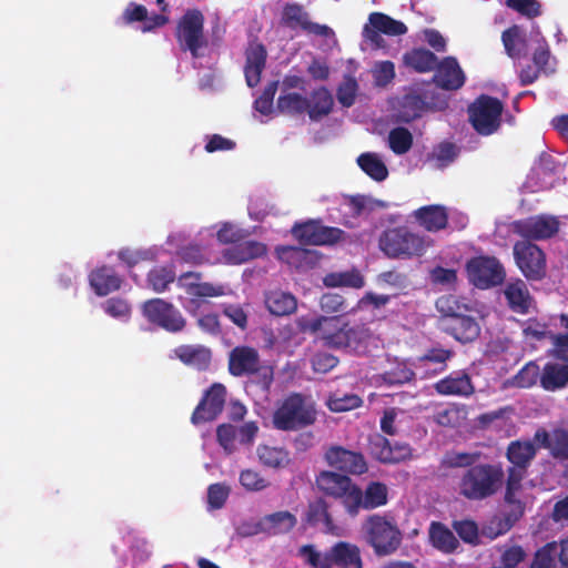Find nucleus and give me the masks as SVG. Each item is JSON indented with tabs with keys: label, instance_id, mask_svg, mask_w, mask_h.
<instances>
[{
	"label": "nucleus",
	"instance_id": "obj_1",
	"mask_svg": "<svg viewBox=\"0 0 568 568\" xmlns=\"http://www.w3.org/2000/svg\"><path fill=\"white\" fill-rule=\"evenodd\" d=\"M297 327L315 335L325 346L363 355L377 346V338L365 325H349L343 316H300Z\"/></svg>",
	"mask_w": 568,
	"mask_h": 568
},
{
	"label": "nucleus",
	"instance_id": "obj_2",
	"mask_svg": "<svg viewBox=\"0 0 568 568\" xmlns=\"http://www.w3.org/2000/svg\"><path fill=\"white\" fill-rule=\"evenodd\" d=\"M504 479L501 467L496 465H476L467 469L460 478L459 494L470 500H481L493 496Z\"/></svg>",
	"mask_w": 568,
	"mask_h": 568
},
{
	"label": "nucleus",
	"instance_id": "obj_3",
	"mask_svg": "<svg viewBox=\"0 0 568 568\" xmlns=\"http://www.w3.org/2000/svg\"><path fill=\"white\" fill-rule=\"evenodd\" d=\"M432 245V240L406 227L386 230L379 237V248L393 258L422 256Z\"/></svg>",
	"mask_w": 568,
	"mask_h": 568
},
{
	"label": "nucleus",
	"instance_id": "obj_4",
	"mask_svg": "<svg viewBox=\"0 0 568 568\" xmlns=\"http://www.w3.org/2000/svg\"><path fill=\"white\" fill-rule=\"evenodd\" d=\"M300 554L313 568H362L358 547L345 541L335 544L325 552L313 546H303Z\"/></svg>",
	"mask_w": 568,
	"mask_h": 568
},
{
	"label": "nucleus",
	"instance_id": "obj_5",
	"mask_svg": "<svg viewBox=\"0 0 568 568\" xmlns=\"http://www.w3.org/2000/svg\"><path fill=\"white\" fill-rule=\"evenodd\" d=\"M315 420V409L311 399L298 394L288 396L274 412L273 425L280 430H295Z\"/></svg>",
	"mask_w": 568,
	"mask_h": 568
},
{
	"label": "nucleus",
	"instance_id": "obj_6",
	"mask_svg": "<svg viewBox=\"0 0 568 568\" xmlns=\"http://www.w3.org/2000/svg\"><path fill=\"white\" fill-rule=\"evenodd\" d=\"M178 286L187 295L180 296V301L189 312H195L199 308V298L220 297L232 292L227 284L202 282L200 273L194 272L182 274L178 278Z\"/></svg>",
	"mask_w": 568,
	"mask_h": 568
},
{
	"label": "nucleus",
	"instance_id": "obj_7",
	"mask_svg": "<svg viewBox=\"0 0 568 568\" xmlns=\"http://www.w3.org/2000/svg\"><path fill=\"white\" fill-rule=\"evenodd\" d=\"M521 474L520 471H511L507 479V488L505 495V501L511 509L505 515V517H494L487 526L484 528V534L489 538H496L499 535L505 534L510 529L516 520L524 514V505L518 496L520 490Z\"/></svg>",
	"mask_w": 568,
	"mask_h": 568
},
{
	"label": "nucleus",
	"instance_id": "obj_8",
	"mask_svg": "<svg viewBox=\"0 0 568 568\" xmlns=\"http://www.w3.org/2000/svg\"><path fill=\"white\" fill-rule=\"evenodd\" d=\"M211 242L209 237L202 240L200 232L195 240L187 244L183 232L172 233L166 240V244L174 248L178 258L192 265L215 264V252L211 247Z\"/></svg>",
	"mask_w": 568,
	"mask_h": 568
},
{
	"label": "nucleus",
	"instance_id": "obj_9",
	"mask_svg": "<svg viewBox=\"0 0 568 568\" xmlns=\"http://www.w3.org/2000/svg\"><path fill=\"white\" fill-rule=\"evenodd\" d=\"M316 485L324 494L342 499L349 514H357L361 489L347 476L333 471H322L316 478Z\"/></svg>",
	"mask_w": 568,
	"mask_h": 568
},
{
	"label": "nucleus",
	"instance_id": "obj_10",
	"mask_svg": "<svg viewBox=\"0 0 568 568\" xmlns=\"http://www.w3.org/2000/svg\"><path fill=\"white\" fill-rule=\"evenodd\" d=\"M368 542L378 555H388L400 544V532L396 525L378 515L371 516L364 524Z\"/></svg>",
	"mask_w": 568,
	"mask_h": 568
},
{
	"label": "nucleus",
	"instance_id": "obj_11",
	"mask_svg": "<svg viewBox=\"0 0 568 568\" xmlns=\"http://www.w3.org/2000/svg\"><path fill=\"white\" fill-rule=\"evenodd\" d=\"M503 104L499 100L481 95L469 106V120L481 135H490L500 125Z\"/></svg>",
	"mask_w": 568,
	"mask_h": 568
},
{
	"label": "nucleus",
	"instance_id": "obj_12",
	"mask_svg": "<svg viewBox=\"0 0 568 568\" xmlns=\"http://www.w3.org/2000/svg\"><path fill=\"white\" fill-rule=\"evenodd\" d=\"M178 40L184 50H189L193 58L203 55L206 41L203 36V16L200 11H187L178 27Z\"/></svg>",
	"mask_w": 568,
	"mask_h": 568
},
{
	"label": "nucleus",
	"instance_id": "obj_13",
	"mask_svg": "<svg viewBox=\"0 0 568 568\" xmlns=\"http://www.w3.org/2000/svg\"><path fill=\"white\" fill-rule=\"evenodd\" d=\"M469 282L480 290H487L500 284L505 278V271L495 257L477 256L466 265Z\"/></svg>",
	"mask_w": 568,
	"mask_h": 568
},
{
	"label": "nucleus",
	"instance_id": "obj_14",
	"mask_svg": "<svg viewBox=\"0 0 568 568\" xmlns=\"http://www.w3.org/2000/svg\"><path fill=\"white\" fill-rule=\"evenodd\" d=\"M142 313L149 322L169 332H180L185 326V320L181 313L172 304L161 298L146 301L142 305Z\"/></svg>",
	"mask_w": 568,
	"mask_h": 568
},
{
	"label": "nucleus",
	"instance_id": "obj_15",
	"mask_svg": "<svg viewBox=\"0 0 568 568\" xmlns=\"http://www.w3.org/2000/svg\"><path fill=\"white\" fill-rule=\"evenodd\" d=\"M516 263L528 280H540L546 274V258L542 251L528 241L517 242L514 246Z\"/></svg>",
	"mask_w": 568,
	"mask_h": 568
},
{
	"label": "nucleus",
	"instance_id": "obj_16",
	"mask_svg": "<svg viewBox=\"0 0 568 568\" xmlns=\"http://www.w3.org/2000/svg\"><path fill=\"white\" fill-rule=\"evenodd\" d=\"M292 233L300 242L312 245L333 244L339 241L344 234L337 227H326L313 220L295 224Z\"/></svg>",
	"mask_w": 568,
	"mask_h": 568
},
{
	"label": "nucleus",
	"instance_id": "obj_17",
	"mask_svg": "<svg viewBox=\"0 0 568 568\" xmlns=\"http://www.w3.org/2000/svg\"><path fill=\"white\" fill-rule=\"evenodd\" d=\"M297 523L295 515L290 511H276L260 518L252 525L243 527L244 535L268 534L278 535L288 532Z\"/></svg>",
	"mask_w": 568,
	"mask_h": 568
},
{
	"label": "nucleus",
	"instance_id": "obj_18",
	"mask_svg": "<svg viewBox=\"0 0 568 568\" xmlns=\"http://www.w3.org/2000/svg\"><path fill=\"white\" fill-rule=\"evenodd\" d=\"M556 165L551 155H542L534 165L524 189L527 192H539L555 186L557 181Z\"/></svg>",
	"mask_w": 568,
	"mask_h": 568
},
{
	"label": "nucleus",
	"instance_id": "obj_19",
	"mask_svg": "<svg viewBox=\"0 0 568 568\" xmlns=\"http://www.w3.org/2000/svg\"><path fill=\"white\" fill-rule=\"evenodd\" d=\"M266 247L256 241H246L215 252V264L240 265L264 255Z\"/></svg>",
	"mask_w": 568,
	"mask_h": 568
},
{
	"label": "nucleus",
	"instance_id": "obj_20",
	"mask_svg": "<svg viewBox=\"0 0 568 568\" xmlns=\"http://www.w3.org/2000/svg\"><path fill=\"white\" fill-rule=\"evenodd\" d=\"M406 26L393 18L381 13L373 12L368 17V23L363 28V37L372 43L379 45V32L388 36H400L406 33Z\"/></svg>",
	"mask_w": 568,
	"mask_h": 568
},
{
	"label": "nucleus",
	"instance_id": "obj_21",
	"mask_svg": "<svg viewBox=\"0 0 568 568\" xmlns=\"http://www.w3.org/2000/svg\"><path fill=\"white\" fill-rule=\"evenodd\" d=\"M225 387L222 384H214L205 394L192 415V422H207L214 419L223 409L225 402Z\"/></svg>",
	"mask_w": 568,
	"mask_h": 568
},
{
	"label": "nucleus",
	"instance_id": "obj_22",
	"mask_svg": "<svg viewBox=\"0 0 568 568\" xmlns=\"http://www.w3.org/2000/svg\"><path fill=\"white\" fill-rule=\"evenodd\" d=\"M450 215V209L439 204L425 205L412 213L415 221L428 232L446 229Z\"/></svg>",
	"mask_w": 568,
	"mask_h": 568
},
{
	"label": "nucleus",
	"instance_id": "obj_23",
	"mask_svg": "<svg viewBox=\"0 0 568 568\" xmlns=\"http://www.w3.org/2000/svg\"><path fill=\"white\" fill-rule=\"evenodd\" d=\"M261 362L255 348L248 346L235 347L229 357V369L234 376H243L256 373Z\"/></svg>",
	"mask_w": 568,
	"mask_h": 568
},
{
	"label": "nucleus",
	"instance_id": "obj_24",
	"mask_svg": "<svg viewBox=\"0 0 568 568\" xmlns=\"http://www.w3.org/2000/svg\"><path fill=\"white\" fill-rule=\"evenodd\" d=\"M325 458L332 467L351 474H363L367 469L366 462L361 454L342 447L329 448Z\"/></svg>",
	"mask_w": 568,
	"mask_h": 568
},
{
	"label": "nucleus",
	"instance_id": "obj_25",
	"mask_svg": "<svg viewBox=\"0 0 568 568\" xmlns=\"http://www.w3.org/2000/svg\"><path fill=\"white\" fill-rule=\"evenodd\" d=\"M517 230L524 237L544 240L557 233L558 222L550 216H535L517 223Z\"/></svg>",
	"mask_w": 568,
	"mask_h": 568
},
{
	"label": "nucleus",
	"instance_id": "obj_26",
	"mask_svg": "<svg viewBox=\"0 0 568 568\" xmlns=\"http://www.w3.org/2000/svg\"><path fill=\"white\" fill-rule=\"evenodd\" d=\"M504 296L511 311L527 314L534 308V300L523 280L509 281L504 288Z\"/></svg>",
	"mask_w": 568,
	"mask_h": 568
},
{
	"label": "nucleus",
	"instance_id": "obj_27",
	"mask_svg": "<svg viewBox=\"0 0 568 568\" xmlns=\"http://www.w3.org/2000/svg\"><path fill=\"white\" fill-rule=\"evenodd\" d=\"M372 454L382 463H400L412 455L407 444H390L386 438L377 436L371 444Z\"/></svg>",
	"mask_w": 568,
	"mask_h": 568
},
{
	"label": "nucleus",
	"instance_id": "obj_28",
	"mask_svg": "<svg viewBox=\"0 0 568 568\" xmlns=\"http://www.w3.org/2000/svg\"><path fill=\"white\" fill-rule=\"evenodd\" d=\"M435 389L444 396L466 397L474 393L470 377L464 371H457L435 384Z\"/></svg>",
	"mask_w": 568,
	"mask_h": 568
},
{
	"label": "nucleus",
	"instance_id": "obj_29",
	"mask_svg": "<svg viewBox=\"0 0 568 568\" xmlns=\"http://www.w3.org/2000/svg\"><path fill=\"white\" fill-rule=\"evenodd\" d=\"M436 67L434 80L440 88L456 90L464 84L465 75L455 58H445Z\"/></svg>",
	"mask_w": 568,
	"mask_h": 568
},
{
	"label": "nucleus",
	"instance_id": "obj_30",
	"mask_svg": "<svg viewBox=\"0 0 568 568\" xmlns=\"http://www.w3.org/2000/svg\"><path fill=\"white\" fill-rule=\"evenodd\" d=\"M246 62L244 74L246 84L254 88L261 80V73L264 70L266 61V50L257 42H251L246 49Z\"/></svg>",
	"mask_w": 568,
	"mask_h": 568
},
{
	"label": "nucleus",
	"instance_id": "obj_31",
	"mask_svg": "<svg viewBox=\"0 0 568 568\" xmlns=\"http://www.w3.org/2000/svg\"><path fill=\"white\" fill-rule=\"evenodd\" d=\"M91 288L99 296H105L121 287L122 278L109 266H101L89 275Z\"/></svg>",
	"mask_w": 568,
	"mask_h": 568
},
{
	"label": "nucleus",
	"instance_id": "obj_32",
	"mask_svg": "<svg viewBox=\"0 0 568 568\" xmlns=\"http://www.w3.org/2000/svg\"><path fill=\"white\" fill-rule=\"evenodd\" d=\"M541 385L547 390H555L568 384V358H557L545 365L540 376Z\"/></svg>",
	"mask_w": 568,
	"mask_h": 568
},
{
	"label": "nucleus",
	"instance_id": "obj_33",
	"mask_svg": "<svg viewBox=\"0 0 568 568\" xmlns=\"http://www.w3.org/2000/svg\"><path fill=\"white\" fill-rule=\"evenodd\" d=\"M214 236H216L220 243L227 244L241 241L246 236V232L239 224L233 222H221L203 227L200 231V237L202 240L209 237L212 241Z\"/></svg>",
	"mask_w": 568,
	"mask_h": 568
},
{
	"label": "nucleus",
	"instance_id": "obj_34",
	"mask_svg": "<svg viewBox=\"0 0 568 568\" xmlns=\"http://www.w3.org/2000/svg\"><path fill=\"white\" fill-rule=\"evenodd\" d=\"M124 23H132L136 21H144L143 31H151L156 27L164 26L168 22V17L164 14H148V10L144 6L135 2H130L124 9L122 17Z\"/></svg>",
	"mask_w": 568,
	"mask_h": 568
},
{
	"label": "nucleus",
	"instance_id": "obj_35",
	"mask_svg": "<svg viewBox=\"0 0 568 568\" xmlns=\"http://www.w3.org/2000/svg\"><path fill=\"white\" fill-rule=\"evenodd\" d=\"M534 442L540 447L549 448L555 457L568 458V430L556 429L548 434L539 429L534 436Z\"/></svg>",
	"mask_w": 568,
	"mask_h": 568
},
{
	"label": "nucleus",
	"instance_id": "obj_36",
	"mask_svg": "<svg viewBox=\"0 0 568 568\" xmlns=\"http://www.w3.org/2000/svg\"><path fill=\"white\" fill-rule=\"evenodd\" d=\"M536 454V447L535 444L526 440V442H513L507 450V457L508 460L514 465L509 469L508 477L510 476L511 471H520L521 479L525 476V468L529 464V462L532 459V457Z\"/></svg>",
	"mask_w": 568,
	"mask_h": 568
},
{
	"label": "nucleus",
	"instance_id": "obj_37",
	"mask_svg": "<svg viewBox=\"0 0 568 568\" xmlns=\"http://www.w3.org/2000/svg\"><path fill=\"white\" fill-rule=\"evenodd\" d=\"M258 462L267 468L282 469L291 464V454L282 446L260 444L256 448Z\"/></svg>",
	"mask_w": 568,
	"mask_h": 568
},
{
	"label": "nucleus",
	"instance_id": "obj_38",
	"mask_svg": "<svg viewBox=\"0 0 568 568\" xmlns=\"http://www.w3.org/2000/svg\"><path fill=\"white\" fill-rule=\"evenodd\" d=\"M277 257L292 267L303 270L315 263L316 252L295 246H278L276 248Z\"/></svg>",
	"mask_w": 568,
	"mask_h": 568
},
{
	"label": "nucleus",
	"instance_id": "obj_39",
	"mask_svg": "<svg viewBox=\"0 0 568 568\" xmlns=\"http://www.w3.org/2000/svg\"><path fill=\"white\" fill-rule=\"evenodd\" d=\"M447 329L457 341L463 343L476 339L480 333L478 323L473 317L465 315L452 316Z\"/></svg>",
	"mask_w": 568,
	"mask_h": 568
},
{
	"label": "nucleus",
	"instance_id": "obj_40",
	"mask_svg": "<svg viewBox=\"0 0 568 568\" xmlns=\"http://www.w3.org/2000/svg\"><path fill=\"white\" fill-rule=\"evenodd\" d=\"M361 170L375 182H383L388 176V169L383 156L375 152H365L356 160Z\"/></svg>",
	"mask_w": 568,
	"mask_h": 568
},
{
	"label": "nucleus",
	"instance_id": "obj_41",
	"mask_svg": "<svg viewBox=\"0 0 568 568\" xmlns=\"http://www.w3.org/2000/svg\"><path fill=\"white\" fill-rule=\"evenodd\" d=\"M265 306L275 316H285L296 310L297 302L294 295L282 291L270 292L265 296Z\"/></svg>",
	"mask_w": 568,
	"mask_h": 568
},
{
	"label": "nucleus",
	"instance_id": "obj_42",
	"mask_svg": "<svg viewBox=\"0 0 568 568\" xmlns=\"http://www.w3.org/2000/svg\"><path fill=\"white\" fill-rule=\"evenodd\" d=\"M174 353L184 364L197 369H204L211 361V352L199 345H183L175 348Z\"/></svg>",
	"mask_w": 568,
	"mask_h": 568
},
{
	"label": "nucleus",
	"instance_id": "obj_43",
	"mask_svg": "<svg viewBox=\"0 0 568 568\" xmlns=\"http://www.w3.org/2000/svg\"><path fill=\"white\" fill-rule=\"evenodd\" d=\"M501 38L506 52L509 57L519 58L527 55V38L525 31L520 27L514 26L509 28L508 30L504 31Z\"/></svg>",
	"mask_w": 568,
	"mask_h": 568
},
{
	"label": "nucleus",
	"instance_id": "obj_44",
	"mask_svg": "<svg viewBox=\"0 0 568 568\" xmlns=\"http://www.w3.org/2000/svg\"><path fill=\"white\" fill-rule=\"evenodd\" d=\"M333 97L325 88L315 90L308 99L307 114L311 120L317 121L327 115L333 108Z\"/></svg>",
	"mask_w": 568,
	"mask_h": 568
},
{
	"label": "nucleus",
	"instance_id": "obj_45",
	"mask_svg": "<svg viewBox=\"0 0 568 568\" xmlns=\"http://www.w3.org/2000/svg\"><path fill=\"white\" fill-rule=\"evenodd\" d=\"M429 540L436 549L447 554L453 552L458 546V540L453 531L439 523H432Z\"/></svg>",
	"mask_w": 568,
	"mask_h": 568
},
{
	"label": "nucleus",
	"instance_id": "obj_46",
	"mask_svg": "<svg viewBox=\"0 0 568 568\" xmlns=\"http://www.w3.org/2000/svg\"><path fill=\"white\" fill-rule=\"evenodd\" d=\"M323 283L327 287L362 288L365 285V280L359 271L353 268L329 273L323 278Z\"/></svg>",
	"mask_w": 568,
	"mask_h": 568
},
{
	"label": "nucleus",
	"instance_id": "obj_47",
	"mask_svg": "<svg viewBox=\"0 0 568 568\" xmlns=\"http://www.w3.org/2000/svg\"><path fill=\"white\" fill-rule=\"evenodd\" d=\"M277 90V82L268 83L262 94L254 101L253 116L261 123H266L274 113L273 99Z\"/></svg>",
	"mask_w": 568,
	"mask_h": 568
},
{
	"label": "nucleus",
	"instance_id": "obj_48",
	"mask_svg": "<svg viewBox=\"0 0 568 568\" xmlns=\"http://www.w3.org/2000/svg\"><path fill=\"white\" fill-rule=\"evenodd\" d=\"M404 62L417 72H428L437 65V58L426 49H415L404 55Z\"/></svg>",
	"mask_w": 568,
	"mask_h": 568
},
{
	"label": "nucleus",
	"instance_id": "obj_49",
	"mask_svg": "<svg viewBox=\"0 0 568 568\" xmlns=\"http://www.w3.org/2000/svg\"><path fill=\"white\" fill-rule=\"evenodd\" d=\"M308 98L300 92L281 93L277 99V108L287 114H302L307 112Z\"/></svg>",
	"mask_w": 568,
	"mask_h": 568
},
{
	"label": "nucleus",
	"instance_id": "obj_50",
	"mask_svg": "<svg viewBox=\"0 0 568 568\" xmlns=\"http://www.w3.org/2000/svg\"><path fill=\"white\" fill-rule=\"evenodd\" d=\"M387 501V487L381 483H372L367 486L365 494L361 491L358 509H373L385 505Z\"/></svg>",
	"mask_w": 568,
	"mask_h": 568
},
{
	"label": "nucleus",
	"instance_id": "obj_51",
	"mask_svg": "<svg viewBox=\"0 0 568 568\" xmlns=\"http://www.w3.org/2000/svg\"><path fill=\"white\" fill-rule=\"evenodd\" d=\"M425 102L417 94H406L399 102L397 119L402 122H409L420 116Z\"/></svg>",
	"mask_w": 568,
	"mask_h": 568
},
{
	"label": "nucleus",
	"instance_id": "obj_52",
	"mask_svg": "<svg viewBox=\"0 0 568 568\" xmlns=\"http://www.w3.org/2000/svg\"><path fill=\"white\" fill-rule=\"evenodd\" d=\"M531 568H562L557 542L547 544L536 552Z\"/></svg>",
	"mask_w": 568,
	"mask_h": 568
},
{
	"label": "nucleus",
	"instance_id": "obj_53",
	"mask_svg": "<svg viewBox=\"0 0 568 568\" xmlns=\"http://www.w3.org/2000/svg\"><path fill=\"white\" fill-rule=\"evenodd\" d=\"M175 280V271L172 266H158L150 271L148 275L149 285L156 293L166 290L168 285Z\"/></svg>",
	"mask_w": 568,
	"mask_h": 568
},
{
	"label": "nucleus",
	"instance_id": "obj_54",
	"mask_svg": "<svg viewBox=\"0 0 568 568\" xmlns=\"http://www.w3.org/2000/svg\"><path fill=\"white\" fill-rule=\"evenodd\" d=\"M452 356V352L443 348H433L427 352L423 357L418 358V361L414 364L416 371L422 368H427L430 364L437 365L438 367L434 368V373H438L445 369L446 361Z\"/></svg>",
	"mask_w": 568,
	"mask_h": 568
},
{
	"label": "nucleus",
	"instance_id": "obj_55",
	"mask_svg": "<svg viewBox=\"0 0 568 568\" xmlns=\"http://www.w3.org/2000/svg\"><path fill=\"white\" fill-rule=\"evenodd\" d=\"M413 144V135L405 128H395L388 134V146L397 155L407 153Z\"/></svg>",
	"mask_w": 568,
	"mask_h": 568
},
{
	"label": "nucleus",
	"instance_id": "obj_56",
	"mask_svg": "<svg viewBox=\"0 0 568 568\" xmlns=\"http://www.w3.org/2000/svg\"><path fill=\"white\" fill-rule=\"evenodd\" d=\"M241 486L247 491H262L270 486V481L257 470L246 468L240 473Z\"/></svg>",
	"mask_w": 568,
	"mask_h": 568
},
{
	"label": "nucleus",
	"instance_id": "obj_57",
	"mask_svg": "<svg viewBox=\"0 0 568 568\" xmlns=\"http://www.w3.org/2000/svg\"><path fill=\"white\" fill-rule=\"evenodd\" d=\"M358 91V83L352 74H345L337 88V100L345 106L349 108L354 104Z\"/></svg>",
	"mask_w": 568,
	"mask_h": 568
},
{
	"label": "nucleus",
	"instance_id": "obj_58",
	"mask_svg": "<svg viewBox=\"0 0 568 568\" xmlns=\"http://www.w3.org/2000/svg\"><path fill=\"white\" fill-rule=\"evenodd\" d=\"M102 310L112 318L120 322H128L131 317V306L123 298H109L102 304Z\"/></svg>",
	"mask_w": 568,
	"mask_h": 568
},
{
	"label": "nucleus",
	"instance_id": "obj_59",
	"mask_svg": "<svg viewBox=\"0 0 568 568\" xmlns=\"http://www.w3.org/2000/svg\"><path fill=\"white\" fill-rule=\"evenodd\" d=\"M416 372L407 363H397L394 369L386 371L381 378L385 384L395 385L407 383L413 379Z\"/></svg>",
	"mask_w": 568,
	"mask_h": 568
},
{
	"label": "nucleus",
	"instance_id": "obj_60",
	"mask_svg": "<svg viewBox=\"0 0 568 568\" xmlns=\"http://www.w3.org/2000/svg\"><path fill=\"white\" fill-rule=\"evenodd\" d=\"M371 72L374 84L384 88L395 78V65L390 61H377L374 63Z\"/></svg>",
	"mask_w": 568,
	"mask_h": 568
},
{
	"label": "nucleus",
	"instance_id": "obj_61",
	"mask_svg": "<svg viewBox=\"0 0 568 568\" xmlns=\"http://www.w3.org/2000/svg\"><path fill=\"white\" fill-rule=\"evenodd\" d=\"M158 256V248L132 250L122 248L118 252V257L128 266H133L140 261L151 260Z\"/></svg>",
	"mask_w": 568,
	"mask_h": 568
},
{
	"label": "nucleus",
	"instance_id": "obj_62",
	"mask_svg": "<svg viewBox=\"0 0 568 568\" xmlns=\"http://www.w3.org/2000/svg\"><path fill=\"white\" fill-rule=\"evenodd\" d=\"M362 399L354 394L334 395L329 397L327 405L333 412H346L361 406Z\"/></svg>",
	"mask_w": 568,
	"mask_h": 568
},
{
	"label": "nucleus",
	"instance_id": "obj_63",
	"mask_svg": "<svg viewBox=\"0 0 568 568\" xmlns=\"http://www.w3.org/2000/svg\"><path fill=\"white\" fill-rule=\"evenodd\" d=\"M531 41L537 44V48L534 52V62L539 70L550 71L551 68L549 64L550 52L545 40L540 37V33L536 31L531 34Z\"/></svg>",
	"mask_w": 568,
	"mask_h": 568
},
{
	"label": "nucleus",
	"instance_id": "obj_64",
	"mask_svg": "<svg viewBox=\"0 0 568 568\" xmlns=\"http://www.w3.org/2000/svg\"><path fill=\"white\" fill-rule=\"evenodd\" d=\"M539 376L541 375L538 365L528 363L515 376L514 384L521 388H528L536 384Z\"/></svg>",
	"mask_w": 568,
	"mask_h": 568
}]
</instances>
